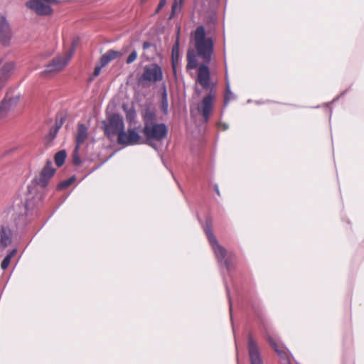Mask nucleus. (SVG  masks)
Listing matches in <instances>:
<instances>
[{
	"mask_svg": "<svg viewBox=\"0 0 364 364\" xmlns=\"http://www.w3.org/2000/svg\"><path fill=\"white\" fill-rule=\"evenodd\" d=\"M193 39L198 56L204 62L198 69V82L203 88L208 89L210 87V77L208 64L211 61L213 53V41L211 38L205 37L203 26L197 27L193 33Z\"/></svg>",
	"mask_w": 364,
	"mask_h": 364,
	"instance_id": "nucleus-1",
	"label": "nucleus"
},
{
	"mask_svg": "<svg viewBox=\"0 0 364 364\" xmlns=\"http://www.w3.org/2000/svg\"><path fill=\"white\" fill-rule=\"evenodd\" d=\"M143 119L144 122L143 133L149 141L152 140L160 141L166 137L167 127L163 123H156V115L153 112L146 110L143 115Z\"/></svg>",
	"mask_w": 364,
	"mask_h": 364,
	"instance_id": "nucleus-2",
	"label": "nucleus"
},
{
	"mask_svg": "<svg viewBox=\"0 0 364 364\" xmlns=\"http://www.w3.org/2000/svg\"><path fill=\"white\" fill-rule=\"evenodd\" d=\"M77 44V40L73 41L70 49L53 58V60L46 65V69L41 73V75L46 76L48 74L57 73L64 69L71 60Z\"/></svg>",
	"mask_w": 364,
	"mask_h": 364,
	"instance_id": "nucleus-3",
	"label": "nucleus"
},
{
	"mask_svg": "<svg viewBox=\"0 0 364 364\" xmlns=\"http://www.w3.org/2000/svg\"><path fill=\"white\" fill-rule=\"evenodd\" d=\"M205 234L215 252V257L220 262H223L228 269H230L228 252L226 250L218 243L216 238L211 231L210 225L205 228Z\"/></svg>",
	"mask_w": 364,
	"mask_h": 364,
	"instance_id": "nucleus-4",
	"label": "nucleus"
},
{
	"mask_svg": "<svg viewBox=\"0 0 364 364\" xmlns=\"http://www.w3.org/2000/svg\"><path fill=\"white\" fill-rule=\"evenodd\" d=\"M55 171V170L53 168L52 163L48 162L46 166L42 169L39 176L36 178L35 180L28 186V191L29 194L32 195L35 193L36 185H38L41 187H46L50 179L54 175Z\"/></svg>",
	"mask_w": 364,
	"mask_h": 364,
	"instance_id": "nucleus-5",
	"label": "nucleus"
},
{
	"mask_svg": "<svg viewBox=\"0 0 364 364\" xmlns=\"http://www.w3.org/2000/svg\"><path fill=\"white\" fill-rule=\"evenodd\" d=\"M163 79V71L161 68L156 63L146 65L141 74L139 81L141 82H152L161 81Z\"/></svg>",
	"mask_w": 364,
	"mask_h": 364,
	"instance_id": "nucleus-6",
	"label": "nucleus"
},
{
	"mask_svg": "<svg viewBox=\"0 0 364 364\" xmlns=\"http://www.w3.org/2000/svg\"><path fill=\"white\" fill-rule=\"evenodd\" d=\"M105 132L110 137L112 135L119 134L124 129V124L122 117L117 114L112 115L107 122H104Z\"/></svg>",
	"mask_w": 364,
	"mask_h": 364,
	"instance_id": "nucleus-7",
	"label": "nucleus"
},
{
	"mask_svg": "<svg viewBox=\"0 0 364 364\" xmlns=\"http://www.w3.org/2000/svg\"><path fill=\"white\" fill-rule=\"evenodd\" d=\"M118 143L124 146H130L141 144V136L136 129H129L127 132H121L117 138Z\"/></svg>",
	"mask_w": 364,
	"mask_h": 364,
	"instance_id": "nucleus-8",
	"label": "nucleus"
},
{
	"mask_svg": "<svg viewBox=\"0 0 364 364\" xmlns=\"http://www.w3.org/2000/svg\"><path fill=\"white\" fill-rule=\"evenodd\" d=\"M13 32L5 15L0 13V43L4 46L11 45Z\"/></svg>",
	"mask_w": 364,
	"mask_h": 364,
	"instance_id": "nucleus-9",
	"label": "nucleus"
},
{
	"mask_svg": "<svg viewBox=\"0 0 364 364\" xmlns=\"http://www.w3.org/2000/svg\"><path fill=\"white\" fill-rule=\"evenodd\" d=\"M54 1L55 0H30L26 6L38 15H48L53 11L50 3Z\"/></svg>",
	"mask_w": 364,
	"mask_h": 364,
	"instance_id": "nucleus-10",
	"label": "nucleus"
},
{
	"mask_svg": "<svg viewBox=\"0 0 364 364\" xmlns=\"http://www.w3.org/2000/svg\"><path fill=\"white\" fill-rule=\"evenodd\" d=\"M247 348L251 364H263L258 345L251 335L248 336Z\"/></svg>",
	"mask_w": 364,
	"mask_h": 364,
	"instance_id": "nucleus-11",
	"label": "nucleus"
},
{
	"mask_svg": "<svg viewBox=\"0 0 364 364\" xmlns=\"http://www.w3.org/2000/svg\"><path fill=\"white\" fill-rule=\"evenodd\" d=\"M20 97L18 95L9 98H4L0 102V119L6 117L12 112L18 105Z\"/></svg>",
	"mask_w": 364,
	"mask_h": 364,
	"instance_id": "nucleus-12",
	"label": "nucleus"
},
{
	"mask_svg": "<svg viewBox=\"0 0 364 364\" xmlns=\"http://www.w3.org/2000/svg\"><path fill=\"white\" fill-rule=\"evenodd\" d=\"M213 96L211 94H208L203 97L201 102L198 105V109L202 114L205 122L208 120L210 115L213 108Z\"/></svg>",
	"mask_w": 364,
	"mask_h": 364,
	"instance_id": "nucleus-13",
	"label": "nucleus"
},
{
	"mask_svg": "<svg viewBox=\"0 0 364 364\" xmlns=\"http://www.w3.org/2000/svg\"><path fill=\"white\" fill-rule=\"evenodd\" d=\"M88 136L87 128L83 124H78L76 134V151H79L80 146L86 141Z\"/></svg>",
	"mask_w": 364,
	"mask_h": 364,
	"instance_id": "nucleus-14",
	"label": "nucleus"
},
{
	"mask_svg": "<svg viewBox=\"0 0 364 364\" xmlns=\"http://www.w3.org/2000/svg\"><path fill=\"white\" fill-rule=\"evenodd\" d=\"M11 241V230L4 226H0V249H4L8 246Z\"/></svg>",
	"mask_w": 364,
	"mask_h": 364,
	"instance_id": "nucleus-15",
	"label": "nucleus"
},
{
	"mask_svg": "<svg viewBox=\"0 0 364 364\" xmlns=\"http://www.w3.org/2000/svg\"><path fill=\"white\" fill-rule=\"evenodd\" d=\"M123 55L122 52L114 50H109L107 51L100 59V63L102 64V67H105L107 65L110 61L121 57Z\"/></svg>",
	"mask_w": 364,
	"mask_h": 364,
	"instance_id": "nucleus-16",
	"label": "nucleus"
},
{
	"mask_svg": "<svg viewBox=\"0 0 364 364\" xmlns=\"http://www.w3.org/2000/svg\"><path fill=\"white\" fill-rule=\"evenodd\" d=\"M197 55L195 51L192 49H189L187 53V70H192L196 68L198 66Z\"/></svg>",
	"mask_w": 364,
	"mask_h": 364,
	"instance_id": "nucleus-17",
	"label": "nucleus"
},
{
	"mask_svg": "<svg viewBox=\"0 0 364 364\" xmlns=\"http://www.w3.org/2000/svg\"><path fill=\"white\" fill-rule=\"evenodd\" d=\"M268 341L269 342L270 345L274 348L275 351L277 353L279 357L284 360H287V362L289 363L290 358L289 354L283 350H279L276 342L271 337H268Z\"/></svg>",
	"mask_w": 364,
	"mask_h": 364,
	"instance_id": "nucleus-18",
	"label": "nucleus"
},
{
	"mask_svg": "<svg viewBox=\"0 0 364 364\" xmlns=\"http://www.w3.org/2000/svg\"><path fill=\"white\" fill-rule=\"evenodd\" d=\"M65 158H66L65 151L62 150V151H58L55 156V162L56 165L58 167L61 166L64 164V162L65 161Z\"/></svg>",
	"mask_w": 364,
	"mask_h": 364,
	"instance_id": "nucleus-19",
	"label": "nucleus"
},
{
	"mask_svg": "<svg viewBox=\"0 0 364 364\" xmlns=\"http://www.w3.org/2000/svg\"><path fill=\"white\" fill-rule=\"evenodd\" d=\"M184 0H174L171 9V14L170 18H172L176 13L180 12Z\"/></svg>",
	"mask_w": 364,
	"mask_h": 364,
	"instance_id": "nucleus-20",
	"label": "nucleus"
},
{
	"mask_svg": "<svg viewBox=\"0 0 364 364\" xmlns=\"http://www.w3.org/2000/svg\"><path fill=\"white\" fill-rule=\"evenodd\" d=\"M16 253V250L14 249L9 254H8L5 258L3 259L2 262H1V267L2 269H6L10 262H11V257Z\"/></svg>",
	"mask_w": 364,
	"mask_h": 364,
	"instance_id": "nucleus-21",
	"label": "nucleus"
},
{
	"mask_svg": "<svg viewBox=\"0 0 364 364\" xmlns=\"http://www.w3.org/2000/svg\"><path fill=\"white\" fill-rule=\"evenodd\" d=\"M75 179V178L74 176H73V177L70 178L69 179L61 182L58 185V188L63 189V188L68 187L70 185H71L74 182Z\"/></svg>",
	"mask_w": 364,
	"mask_h": 364,
	"instance_id": "nucleus-22",
	"label": "nucleus"
},
{
	"mask_svg": "<svg viewBox=\"0 0 364 364\" xmlns=\"http://www.w3.org/2000/svg\"><path fill=\"white\" fill-rule=\"evenodd\" d=\"M168 98H167V93L166 91V89L164 91L163 93V97H162V109L165 113L167 112L168 110Z\"/></svg>",
	"mask_w": 364,
	"mask_h": 364,
	"instance_id": "nucleus-23",
	"label": "nucleus"
},
{
	"mask_svg": "<svg viewBox=\"0 0 364 364\" xmlns=\"http://www.w3.org/2000/svg\"><path fill=\"white\" fill-rule=\"evenodd\" d=\"M62 123H56V124L50 129L49 135L50 136L51 139H53L55 137L58 130L60 129L61 127Z\"/></svg>",
	"mask_w": 364,
	"mask_h": 364,
	"instance_id": "nucleus-24",
	"label": "nucleus"
},
{
	"mask_svg": "<svg viewBox=\"0 0 364 364\" xmlns=\"http://www.w3.org/2000/svg\"><path fill=\"white\" fill-rule=\"evenodd\" d=\"M137 55V52L135 50H134L127 58L126 63L127 64H131L136 59Z\"/></svg>",
	"mask_w": 364,
	"mask_h": 364,
	"instance_id": "nucleus-25",
	"label": "nucleus"
},
{
	"mask_svg": "<svg viewBox=\"0 0 364 364\" xmlns=\"http://www.w3.org/2000/svg\"><path fill=\"white\" fill-rule=\"evenodd\" d=\"M127 120L129 122H132L136 117V112L134 109H129L127 112Z\"/></svg>",
	"mask_w": 364,
	"mask_h": 364,
	"instance_id": "nucleus-26",
	"label": "nucleus"
},
{
	"mask_svg": "<svg viewBox=\"0 0 364 364\" xmlns=\"http://www.w3.org/2000/svg\"><path fill=\"white\" fill-rule=\"evenodd\" d=\"M232 95V93L230 91V85L228 83H227V92L225 95V105H227L228 104L229 101L231 100Z\"/></svg>",
	"mask_w": 364,
	"mask_h": 364,
	"instance_id": "nucleus-27",
	"label": "nucleus"
},
{
	"mask_svg": "<svg viewBox=\"0 0 364 364\" xmlns=\"http://www.w3.org/2000/svg\"><path fill=\"white\" fill-rule=\"evenodd\" d=\"M73 158L74 164L79 165L80 164V159L78 156V151H76V147L75 148Z\"/></svg>",
	"mask_w": 364,
	"mask_h": 364,
	"instance_id": "nucleus-28",
	"label": "nucleus"
},
{
	"mask_svg": "<svg viewBox=\"0 0 364 364\" xmlns=\"http://www.w3.org/2000/svg\"><path fill=\"white\" fill-rule=\"evenodd\" d=\"M166 0H161L159 1V4L156 9V13H159L161 9L166 5Z\"/></svg>",
	"mask_w": 364,
	"mask_h": 364,
	"instance_id": "nucleus-29",
	"label": "nucleus"
},
{
	"mask_svg": "<svg viewBox=\"0 0 364 364\" xmlns=\"http://www.w3.org/2000/svg\"><path fill=\"white\" fill-rule=\"evenodd\" d=\"M178 50V41L177 40L176 44L173 48V54H172V59H173V67L174 68V53L176 50Z\"/></svg>",
	"mask_w": 364,
	"mask_h": 364,
	"instance_id": "nucleus-30",
	"label": "nucleus"
},
{
	"mask_svg": "<svg viewBox=\"0 0 364 364\" xmlns=\"http://www.w3.org/2000/svg\"><path fill=\"white\" fill-rule=\"evenodd\" d=\"M102 65L100 66H97L95 68V70H94V75L95 76H97L100 71H101V68H102Z\"/></svg>",
	"mask_w": 364,
	"mask_h": 364,
	"instance_id": "nucleus-31",
	"label": "nucleus"
},
{
	"mask_svg": "<svg viewBox=\"0 0 364 364\" xmlns=\"http://www.w3.org/2000/svg\"><path fill=\"white\" fill-rule=\"evenodd\" d=\"M151 44L150 43H149V42H144V43H143V46H142V48H143V49H144V50H147V49L150 48H151Z\"/></svg>",
	"mask_w": 364,
	"mask_h": 364,
	"instance_id": "nucleus-32",
	"label": "nucleus"
},
{
	"mask_svg": "<svg viewBox=\"0 0 364 364\" xmlns=\"http://www.w3.org/2000/svg\"><path fill=\"white\" fill-rule=\"evenodd\" d=\"M220 128H221V129H223V130H225V129H227L228 128V124H226L225 123H221V124H220Z\"/></svg>",
	"mask_w": 364,
	"mask_h": 364,
	"instance_id": "nucleus-33",
	"label": "nucleus"
},
{
	"mask_svg": "<svg viewBox=\"0 0 364 364\" xmlns=\"http://www.w3.org/2000/svg\"><path fill=\"white\" fill-rule=\"evenodd\" d=\"M28 207H29V204H28V203L27 202V203L25 204V206H24V208H25L26 210H27L28 209Z\"/></svg>",
	"mask_w": 364,
	"mask_h": 364,
	"instance_id": "nucleus-34",
	"label": "nucleus"
},
{
	"mask_svg": "<svg viewBox=\"0 0 364 364\" xmlns=\"http://www.w3.org/2000/svg\"><path fill=\"white\" fill-rule=\"evenodd\" d=\"M215 189L216 192L219 194V190H218V186H215Z\"/></svg>",
	"mask_w": 364,
	"mask_h": 364,
	"instance_id": "nucleus-35",
	"label": "nucleus"
}]
</instances>
